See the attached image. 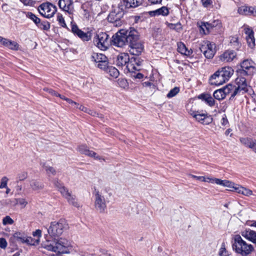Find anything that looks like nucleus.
Returning <instances> with one entry per match:
<instances>
[{
  "mask_svg": "<svg viewBox=\"0 0 256 256\" xmlns=\"http://www.w3.org/2000/svg\"><path fill=\"white\" fill-rule=\"evenodd\" d=\"M68 228V224L64 219H60L58 222H52L48 228V232L52 240H50L46 236V241L42 244V247L48 250L56 252L57 255L69 254L70 252L68 248L71 246L70 242L66 239L58 238L64 231Z\"/></svg>",
  "mask_w": 256,
  "mask_h": 256,
  "instance_id": "obj_1",
  "label": "nucleus"
},
{
  "mask_svg": "<svg viewBox=\"0 0 256 256\" xmlns=\"http://www.w3.org/2000/svg\"><path fill=\"white\" fill-rule=\"evenodd\" d=\"M136 30L132 28L128 30L122 29L114 34L110 40V44L117 47L122 48L128 44L132 36H136Z\"/></svg>",
  "mask_w": 256,
  "mask_h": 256,
  "instance_id": "obj_2",
  "label": "nucleus"
},
{
  "mask_svg": "<svg viewBox=\"0 0 256 256\" xmlns=\"http://www.w3.org/2000/svg\"><path fill=\"white\" fill-rule=\"evenodd\" d=\"M233 74L234 70L231 67H223L210 76L209 79L210 84L211 85H222L228 81Z\"/></svg>",
  "mask_w": 256,
  "mask_h": 256,
  "instance_id": "obj_3",
  "label": "nucleus"
},
{
  "mask_svg": "<svg viewBox=\"0 0 256 256\" xmlns=\"http://www.w3.org/2000/svg\"><path fill=\"white\" fill-rule=\"evenodd\" d=\"M232 248L236 252L242 256H246L254 250V246L250 244H247L240 235L234 236Z\"/></svg>",
  "mask_w": 256,
  "mask_h": 256,
  "instance_id": "obj_4",
  "label": "nucleus"
},
{
  "mask_svg": "<svg viewBox=\"0 0 256 256\" xmlns=\"http://www.w3.org/2000/svg\"><path fill=\"white\" fill-rule=\"evenodd\" d=\"M134 35L136 36H132V38L128 42V51L132 55L139 56L143 51L144 46L142 42L139 40L138 33L136 30Z\"/></svg>",
  "mask_w": 256,
  "mask_h": 256,
  "instance_id": "obj_5",
  "label": "nucleus"
},
{
  "mask_svg": "<svg viewBox=\"0 0 256 256\" xmlns=\"http://www.w3.org/2000/svg\"><path fill=\"white\" fill-rule=\"evenodd\" d=\"M256 70L254 62L248 59L244 60L241 63L240 68L236 70L238 76H252Z\"/></svg>",
  "mask_w": 256,
  "mask_h": 256,
  "instance_id": "obj_6",
  "label": "nucleus"
},
{
  "mask_svg": "<svg viewBox=\"0 0 256 256\" xmlns=\"http://www.w3.org/2000/svg\"><path fill=\"white\" fill-rule=\"evenodd\" d=\"M122 8L119 4L118 7L110 12L107 18L108 20L110 22L113 23L116 26H120L122 24V18L126 10Z\"/></svg>",
  "mask_w": 256,
  "mask_h": 256,
  "instance_id": "obj_7",
  "label": "nucleus"
},
{
  "mask_svg": "<svg viewBox=\"0 0 256 256\" xmlns=\"http://www.w3.org/2000/svg\"><path fill=\"white\" fill-rule=\"evenodd\" d=\"M110 42L109 36L106 32L96 34L93 38L94 44L102 50H106Z\"/></svg>",
  "mask_w": 256,
  "mask_h": 256,
  "instance_id": "obj_8",
  "label": "nucleus"
},
{
  "mask_svg": "<svg viewBox=\"0 0 256 256\" xmlns=\"http://www.w3.org/2000/svg\"><path fill=\"white\" fill-rule=\"evenodd\" d=\"M40 14L46 18L52 17L57 10L56 6L50 2H46L41 4L38 8Z\"/></svg>",
  "mask_w": 256,
  "mask_h": 256,
  "instance_id": "obj_9",
  "label": "nucleus"
},
{
  "mask_svg": "<svg viewBox=\"0 0 256 256\" xmlns=\"http://www.w3.org/2000/svg\"><path fill=\"white\" fill-rule=\"evenodd\" d=\"M25 14L26 16L30 19L38 28L44 30H48L50 29V23L46 20H41L40 19L32 12H22Z\"/></svg>",
  "mask_w": 256,
  "mask_h": 256,
  "instance_id": "obj_10",
  "label": "nucleus"
},
{
  "mask_svg": "<svg viewBox=\"0 0 256 256\" xmlns=\"http://www.w3.org/2000/svg\"><path fill=\"white\" fill-rule=\"evenodd\" d=\"M91 60L96 64V66L105 70L108 64V58L104 54L94 52L90 56Z\"/></svg>",
  "mask_w": 256,
  "mask_h": 256,
  "instance_id": "obj_11",
  "label": "nucleus"
},
{
  "mask_svg": "<svg viewBox=\"0 0 256 256\" xmlns=\"http://www.w3.org/2000/svg\"><path fill=\"white\" fill-rule=\"evenodd\" d=\"M215 48L216 46L214 44H212L209 42H207L201 44L200 50L206 58L210 59L214 57L216 52Z\"/></svg>",
  "mask_w": 256,
  "mask_h": 256,
  "instance_id": "obj_12",
  "label": "nucleus"
},
{
  "mask_svg": "<svg viewBox=\"0 0 256 256\" xmlns=\"http://www.w3.org/2000/svg\"><path fill=\"white\" fill-rule=\"evenodd\" d=\"M72 31L74 35L77 36L83 42H88L92 39V31L85 32L79 29L75 24H72Z\"/></svg>",
  "mask_w": 256,
  "mask_h": 256,
  "instance_id": "obj_13",
  "label": "nucleus"
},
{
  "mask_svg": "<svg viewBox=\"0 0 256 256\" xmlns=\"http://www.w3.org/2000/svg\"><path fill=\"white\" fill-rule=\"evenodd\" d=\"M95 207L100 212H104L106 208L105 199L98 192L95 195Z\"/></svg>",
  "mask_w": 256,
  "mask_h": 256,
  "instance_id": "obj_14",
  "label": "nucleus"
},
{
  "mask_svg": "<svg viewBox=\"0 0 256 256\" xmlns=\"http://www.w3.org/2000/svg\"><path fill=\"white\" fill-rule=\"evenodd\" d=\"M192 115L196 118V120L204 124H208L212 121V118L207 113H199L198 112H194Z\"/></svg>",
  "mask_w": 256,
  "mask_h": 256,
  "instance_id": "obj_15",
  "label": "nucleus"
},
{
  "mask_svg": "<svg viewBox=\"0 0 256 256\" xmlns=\"http://www.w3.org/2000/svg\"><path fill=\"white\" fill-rule=\"evenodd\" d=\"M58 6L60 9L70 14H72L74 12V8L72 0H59Z\"/></svg>",
  "mask_w": 256,
  "mask_h": 256,
  "instance_id": "obj_16",
  "label": "nucleus"
},
{
  "mask_svg": "<svg viewBox=\"0 0 256 256\" xmlns=\"http://www.w3.org/2000/svg\"><path fill=\"white\" fill-rule=\"evenodd\" d=\"M142 60L138 57L132 56L130 59V62L126 65V69L128 71L133 70H140L139 68L142 64Z\"/></svg>",
  "mask_w": 256,
  "mask_h": 256,
  "instance_id": "obj_17",
  "label": "nucleus"
},
{
  "mask_svg": "<svg viewBox=\"0 0 256 256\" xmlns=\"http://www.w3.org/2000/svg\"><path fill=\"white\" fill-rule=\"evenodd\" d=\"M142 0H121L120 6L126 10L130 8H136L140 5Z\"/></svg>",
  "mask_w": 256,
  "mask_h": 256,
  "instance_id": "obj_18",
  "label": "nucleus"
},
{
  "mask_svg": "<svg viewBox=\"0 0 256 256\" xmlns=\"http://www.w3.org/2000/svg\"><path fill=\"white\" fill-rule=\"evenodd\" d=\"M236 57V52L233 50H227L220 56V59L224 62L232 61Z\"/></svg>",
  "mask_w": 256,
  "mask_h": 256,
  "instance_id": "obj_19",
  "label": "nucleus"
},
{
  "mask_svg": "<svg viewBox=\"0 0 256 256\" xmlns=\"http://www.w3.org/2000/svg\"><path fill=\"white\" fill-rule=\"evenodd\" d=\"M130 56L126 53H121L117 56L116 64L118 66H126L130 62Z\"/></svg>",
  "mask_w": 256,
  "mask_h": 256,
  "instance_id": "obj_20",
  "label": "nucleus"
},
{
  "mask_svg": "<svg viewBox=\"0 0 256 256\" xmlns=\"http://www.w3.org/2000/svg\"><path fill=\"white\" fill-rule=\"evenodd\" d=\"M245 33L246 34V39L248 46L252 48L255 46V39L254 38V32L252 29L247 28L244 29Z\"/></svg>",
  "mask_w": 256,
  "mask_h": 256,
  "instance_id": "obj_21",
  "label": "nucleus"
},
{
  "mask_svg": "<svg viewBox=\"0 0 256 256\" xmlns=\"http://www.w3.org/2000/svg\"><path fill=\"white\" fill-rule=\"evenodd\" d=\"M248 91V89L247 83L238 84V86H235V90L233 92V94H231V96L230 98V100H232L233 98H234L236 95L240 94V92H242V94H244L247 92Z\"/></svg>",
  "mask_w": 256,
  "mask_h": 256,
  "instance_id": "obj_22",
  "label": "nucleus"
},
{
  "mask_svg": "<svg viewBox=\"0 0 256 256\" xmlns=\"http://www.w3.org/2000/svg\"><path fill=\"white\" fill-rule=\"evenodd\" d=\"M242 236L252 242L254 244L256 243V232L254 230L248 229L242 232Z\"/></svg>",
  "mask_w": 256,
  "mask_h": 256,
  "instance_id": "obj_23",
  "label": "nucleus"
},
{
  "mask_svg": "<svg viewBox=\"0 0 256 256\" xmlns=\"http://www.w3.org/2000/svg\"><path fill=\"white\" fill-rule=\"evenodd\" d=\"M169 14V10L167 7L162 6L155 10L150 11L149 14L150 16H156L162 15L163 16H166Z\"/></svg>",
  "mask_w": 256,
  "mask_h": 256,
  "instance_id": "obj_24",
  "label": "nucleus"
},
{
  "mask_svg": "<svg viewBox=\"0 0 256 256\" xmlns=\"http://www.w3.org/2000/svg\"><path fill=\"white\" fill-rule=\"evenodd\" d=\"M232 188H234L237 192L244 196H248L252 194V190L242 186L236 185V186H232Z\"/></svg>",
  "mask_w": 256,
  "mask_h": 256,
  "instance_id": "obj_25",
  "label": "nucleus"
},
{
  "mask_svg": "<svg viewBox=\"0 0 256 256\" xmlns=\"http://www.w3.org/2000/svg\"><path fill=\"white\" fill-rule=\"evenodd\" d=\"M30 188L33 190H40L44 188V184L40 181L36 180H32L30 181Z\"/></svg>",
  "mask_w": 256,
  "mask_h": 256,
  "instance_id": "obj_26",
  "label": "nucleus"
},
{
  "mask_svg": "<svg viewBox=\"0 0 256 256\" xmlns=\"http://www.w3.org/2000/svg\"><path fill=\"white\" fill-rule=\"evenodd\" d=\"M240 140L242 144L251 149L252 148L253 146L256 142V140H252L248 138H240Z\"/></svg>",
  "mask_w": 256,
  "mask_h": 256,
  "instance_id": "obj_27",
  "label": "nucleus"
},
{
  "mask_svg": "<svg viewBox=\"0 0 256 256\" xmlns=\"http://www.w3.org/2000/svg\"><path fill=\"white\" fill-rule=\"evenodd\" d=\"M178 50L182 54L186 56H190L192 54V50H188L185 44L182 42L178 44Z\"/></svg>",
  "mask_w": 256,
  "mask_h": 256,
  "instance_id": "obj_28",
  "label": "nucleus"
},
{
  "mask_svg": "<svg viewBox=\"0 0 256 256\" xmlns=\"http://www.w3.org/2000/svg\"><path fill=\"white\" fill-rule=\"evenodd\" d=\"M104 70L109 74L110 76L115 78H117L119 75L118 70L113 66H108V65L107 68Z\"/></svg>",
  "mask_w": 256,
  "mask_h": 256,
  "instance_id": "obj_29",
  "label": "nucleus"
},
{
  "mask_svg": "<svg viewBox=\"0 0 256 256\" xmlns=\"http://www.w3.org/2000/svg\"><path fill=\"white\" fill-rule=\"evenodd\" d=\"M252 7L247 6H242L238 8V12L240 14L251 15Z\"/></svg>",
  "mask_w": 256,
  "mask_h": 256,
  "instance_id": "obj_30",
  "label": "nucleus"
},
{
  "mask_svg": "<svg viewBox=\"0 0 256 256\" xmlns=\"http://www.w3.org/2000/svg\"><path fill=\"white\" fill-rule=\"evenodd\" d=\"M222 90H223L224 96L226 97L227 95L230 94V95L233 94V92L235 90V86L228 84L222 88Z\"/></svg>",
  "mask_w": 256,
  "mask_h": 256,
  "instance_id": "obj_31",
  "label": "nucleus"
},
{
  "mask_svg": "<svg viewBox=\"0 0 256 256\" xmlns=\"http://www.w3.org/2000/svg\"><path fill=\"white\" fill-rule=\"evenodd\" d=\"M68 202L70 204H71L75 207L78 208L80 204H78L76 197L74 195L70 194L66 198Z\"/></svg>",
  "mask_w": 256,
  "mask_h": 256,
  "instance_id": "obj_32",
  "label": "nucleus"
},
{
  "mask_svg": "<svg viewBox=\"0 0 256 256\" xmlns=\"http://www.w3.org/2000/svg\"><path fill=\"white\" fill-rule=\"evenodd\" d=\"M213 96L216 99L218 100H224L225 98L222 88L215 90L214 92Z\"/></svg>",
  "mask_w": 256,
  "mask_h": 256,
  "instance_id": "obj_33",
  "label": "nucleus"
},
{
  "mask_svg": "<svg viewBox=\"0 0 256 256\" xmlns=\"http://www.w3.org/2000/svg\"><path fill=\"white\" fill-rule=\"evenodd\" d=\"M212 25L210 24V22H204L201 26V28L204 31V34H208L210 30L212 28Z\"/></svg>",
  "mask_w": 256,
  "mask_h": 256,
  "instance_id": "obj_34",
  "label": "nucleus"
},
{
  "mask_svg": "<svg viewBox=\"0 0 256 256\" xmlns=\"http://www.w3.org/2000/svg\"><path fill=\"white\" fill-rule=\"evenodd\" d=\"M180 88L176 86L170 90L168 93L166 94V97L168 98L175 96L180 92Z\"/></svg>",
  "mask_w": 256,
  "mask_h": 256,
  "instance_id": "obj_35",
  "label": "nucleus"
},
{
  "mask_svg": "<svg viewBox=\"0 0 256 256\" xmlns=\"http://www.w3.org/2000/svg\"><path fill=\"white\" fill-rule=\"evenodd\" d=\"M136 71L138 70H133L132 71H128L130 74L131 78L134 79H142L144 77V75L140 72H136Z\"/></svg>",
  "mask_w": 256,
  "mask_h": 256,
  "instance_id": "obj_36",
  "label": "nucleus"
},
{
  "mask_svg": "<svg viewBox=\"0 0 256 256\" xmlns=\"http://www.w3.org/2000/svg\"><path fill=\"white\" fill-rule=\"evenodd\" d=\"M118 85L122 88H128V84L126 80L122 78H120L118 80Z\"/></svg>",
  "mask_w": 256,
  "mask_h": 256,
  "instance_id": "obj_37",
  "label": "nucleus"
},
{
  "mask_svg": "<svg viewBox=\"0 0 256 256\" xmlns=\"http://www.w3.org/2000/svg\"><path fill=\"white\" fill-rule=\"evenodd\" d=\"M58 191L65 198H66L68 196H70V194H71V193L68 192V190L64 185L60 187L58 190Z\"/></svg>",
  "mask_w": 256,
  "mask_h": 256,
  "instance_id": "obj_38",
  "label": "nucleus"
},
{
  "mask_svg": "<svg viewBox=\"0 0 256 256\" xmlns=\"http://www.w3.org/2000/svg\"><path fill=\"white\" fill-rule=\"evenodd\" d=\"M13 236L17 242L23 243L24 241L25 237L20 232H15Z\"/></svg>",
  "mask_w": 256,
  "mask_h": 256,
  "instance_id": "obj_39",
  "label": "nucleus"
},
{
  "mask_svg": "<svg viewBox=\"0 0 256 256\" xmlns=\"http://www.w3.org/2000/svg\"><path fill=\"white\" fill-rule=\"evenodd\" d=\"M7 46L12 50H18V44L16 42L11 40H10Z\"/></svg>",
  "mask_w": 256,
  "mask_h": 256,
  "instance_id": "obj_40",
  "label": "nucleus"
},
{
  "mask_svg": "<svg viewBox=\"0 0 256 256\" xmlns=\"http://www.w3.org/2000/svg\"><path fill=\"white\" fill-rule=\"evenodd\" d=\"M219 255L220 256H228V252L226 250L224 244H222L220 250Z\"/></svg>",
  "mask_w": 256,
  "mask_h": 256,
  "instance_id": "obj_41",
  "label": "nucleus"
},
{
  "mask_svg": "<svg viewBox=\"0 0 256 256\" xmlns=\"http://www.w3.org/2000/svg\"><path fill=\"white\" fill-rule=\"evenodd\" d=\"M208 182L212 183V184H216L218 185L222 186L223 184V180H222L219 178H208Z\"/></svg>",
  "mask_w": 256,
  "mask_h": 256,
  "instance_id": "obj_42",
  "label": "nucleus"
},
{
  "mask_svg": "<svg viewBox=\"0 0 256 256\" xmlns=\"http://www.w3.org/2000/svg\"><path fill=\"white\" fill-rule=\"evenodd\" d=\"M28 177V172H22L18 174L17 178L20 181L26 180Z\"/></svg>",
  "mask_w": 256,
  "mask_h": 256,
  "instance_id": "obj_43",
  "label": "nucleus"
},
{
  "mask_svg": "<svg viewBox=\"0 0 256 256\" xmlns=\"http://www.w3.org/2000/svg\"><path fill=\"white\" fill-rule=\"evenodd\" d=\"M57 20L59 24L62 27L64 28L66 26L62 14H58L57 16Z\"/></svg>",
  "mask_w": 256,
  "mask_h": 256,
  "instance_id": "obj_44",
  "label": "nucleus"
},
{
  "mask_svg": "<svg viewBox=\"0 0 256 256\" xmlns=\"http://www.w3.org/2000/svg\"><path fill=\"white\" fill-rule=\"evenodd\" d=\"M14 222V221L10 216H6L2 220V223L4 225L8 224H12Z\"/></svg>",
  "mask_w": 256,
  "mask_h": 256,
  "instance_id": "obj_45",
  "label": "nucleus"
},
{
  "mask_svg": "<svg viewBox=\"0 0 256 256\" xmlns=\"http://www.w3.org/2000/svg\"><path fill=\"white\" fill-rule=\"evenodd\" d=\"M86 155L88 156H90V157H93L95 159H96V160L100 159V156H98L95 152H94L92 150H90L89 149L88 150L87 153L86 154Z\"/></svg>",
  "mask_w": 256,
  "mask_h": 256,
  "instance_id": "obj_46",
  "label": "nucleus"
},
{
  "mask_svg": "<svg viewBox=\"0 0 256 256\" xmlns=\"http://www.w3.org/2000/svg\"><path fill=\"white\" fill-rule=\"evenodd\" d=\"M8 180V179L6 176H4L1 180L0 184V188H4L7 186V183Z\"/></svg>",
  "mask_w": 256,
  "mask_h": 256,
  "instance_id": "obj_47",
  "label": "nucleus"
},
{
  "mask_svg": "<svg viewBox=\"0 0 256 256\" xmlns=\"http://www.w3.org/2000/svg\"><path fill=\"white\" fill-rule=\"evenodd\" d=\"M210 106H212L215 104V101L212 96L209 94L205 101Z\"/></svg>",
  "mask_w": 256,
  "mask_h": 256,
  "instance_id": "obj_48",
  "label": "nucleus"
},
{
  "mask_svg": "<svg viewBox=\"0 0 256 256\" xmlns=\"http://www.w3.org/2000/svg\"><path fill=\"white\" fill-rule=\"evenodd\" d=\"M44 169L46 170L47 174H51L52 175H54L56 174V170L54 168L50 166H44Z\"/></svg>",
  "mask_w": 256,
  "mask_h": 256,
  "instance_id": "obj_49",
  "label": "nucleus"
},
{
  "mask_svg": "<svg viewBox=\"0 0 256 256\" xmlns=\"http://www.w3.org/2000/svg\"><path fill=\"white\" fill-rule=\"evenodd\" d=\"M78 151L82 154H86L88 148L86 146L82 145L78 148Z\"/></svg>",
  "mask_w": 256,
  "mask_h": 256,
  "instance_id": "obj_50",
  "label": "nucleus"
},
{
  "mask_svg": "<svg viewBox=\"0 0 256 256\" xmlns=\"http://www.w3.org/2000/svg\"><path fill=\"white\" fill-rule=\"evenodd\" d=\"M87 113L94 116H97L100 118H103V116L102 114H98L94 110L89 109Z\"/></svg>",
  "mask_w": 256,
  "mask_h": 256,
  "instance_id": "obj_51",
  "label": "nucleus"
},
{
  "mask_svg": "<svg viewBox=\"0 0 256 256\" xmlns=\"http://www.w3.org/2000/svg\"><path fill=\"white\" fill-rule=\"evenodd\" d=\"M220 123L224 126H226L228 124V121L226 114L222 116Z\"/></svg>",
  "mask_w": 256,
  "mask_h": 256,
  "instance_id": "obj_52",
  "label": "nucleus"
},
{
  "mask_svg": "<svg viewBox=\"0 0 256 256\" xmlns=\"http://www.w3.org/2000/svg\"><path fill=\"white\" fill-rule=\"evenodd\" d=\"M236 80L238 86V84H243L246 83V78H244V76H238V78H236Z\"/></svg>",
  "mask_w": 256,
  "mask_h": 256,
  "instance_id": "obj_53",
  "label": "nucleus"
},
{
  "mask_svg": "<svg viewBox=\"0 0 256 256\" xmlns=\"http://www.w3.org/2000/svg\"><path fill=\"white\" fill-rule=\"evenodd\" d=\"M44 90L48 92L52 96H57L58 93L55 90H53L52 88H44Z\"/></svg>",
  "mask_w": 256,
  "mask_h": 256,
  "instance_id": "obj_54",
  "label": "nucleus"
},
{
  "mask_svg": "<svg viewBox=\"0 0 256 256\" xmlns=\"http://www.w3.org/2000/svg\"><path fill=\"white\" fill-rule=\"evenodd\" d=\"M8 243L4 238H0V248H5L7 246Z\"/></svg>",
  "mask_w": 256,
  "mask_h": 256,
  "instance_id": "obj_55",
  "label": "nucleus"
},
{
  "mask_svg": "<svg viewBox=\"0 0 256 256\" xmlns=\"http://www.w3.org/2000/svg\"><path fill=\"white\" fill-rule=\"evenodd\" d=\"M191 176L193 178H194L198 180H199L200 181H202V182H208V178H206L204 177V176H194V175H191Z\"/></svg>",
  "mask_w": 256,
  "mask_h": 256,
  "instance_id": "obj_56",
  "label": "nucleus"
},
{
  "mask_svg": "<svg viewBox=\"0 0 256 256\" xmlns=\"http://www.w3.org/2000/svg\"><path fill=\"white\" fill-rule=\"evenodd\" d=\"M54 184L55 186L58 188V190L63 186V184L60 183L58 179H55L54 180Z\"/></svg>",
  "mask_w": 256,
  "mask_h": 256,
  "instance_id": "obj_57",
  "label": "nucleus"
},
{
  "mask_svg": "<svg viewBox=\"0 0 256 256\" xmlns=\"http://www.w3.org/2000/svg\"><path fill=\"white\" fill-rule=\"evenodd\" d=\"M18 204L25 207L28 204V202L24 198H18Z\"/></svg>",
  "mask_w": 256,
  "mask_h": 256,
  "instance_id": "obj_58",
  "label": "nucleus"
},
{
  "mask_svg": "<svg viewBox=\"0 0 256 256\" xmlns=\"http://www.w3.org/2000/svg\"><path fill=\"white\" fill-rule=\"evenodd\" d=\"M223 182L222 186H224L231 188L232 187V186L234 184L228 180H223Z\"/></svg>",
  "mask_w": 256,
  "mask_h": 256,
  "instance_id": "obj_59",
  "label": "nucleus"
},
{
  "mask_svg": "<svg viewBox=\"0 0 256 256\" xmlns=\"http://www.w3.org/2000/svg\"><path fill=\"white\" fill-rule=\"evenodd\" d=\"M26 6H31L32 4V0H20Z\"/></svg>",
  "mask_w": 256,
  "mask_h": 256,
  "instance_id": "obj_60",
  "label": "nucleus"
},
{
  "mask_svg": "<svg viewBox=\"0 0 256 256\" xmlns=\"http://www.w3.org/2000/svg\"><path fill=\"white\" fill-rule=\"evenodd\" d=\"M77 108H78L79 110H82V111H84L86 112H88V108H87L84 106L82 105H80L77 106H76Z\"/></svg>",
  "mask_w": 256,
  "mask_h": 256,
  "instance_id": "obj_61",
  "label": "nucleus"
},
{
  "mask_svg": "<svg viewBox=\"0 0 256 256\" xmlns=\"http://www.w3.org/2000/svg\"><path fill=\"white\" fill-rule=\"evenodd\" d=\"M2 10L4 12H8L10 11V7L9 6L5 4H3L2 5Z\"/></svg>",
  "mask_w": 256,
  "mask_h": 256,
  "instance_id": "obj_62",
  "label": "nucleus"
},
{
  "mask_svg": "<svg viewBox=\"0 0 256 256\" xmlns=\"http://www.w3.org/2000/svg\"><path fill=\"white\" fill-rule=\"evenodd\" d=\"M42 235V231L40 230H37L35 232H33V236H34L40 237Z\"/></svg>",
  "mask_w": 256,
  "mask_h": 256,
  "instance_id": "obj_63",
  "label": "nucleus"
},
{
  "mask_svg": "<svg viewBox=\"0 0 256 256\" xmlns=\"http://www.w3.org/2000/svg\"><path fill=\"white\" fill-rule=\"evenodd\" d=\"M202 2L204 7H208L210 4V0H202Z\"/></svg>",
  "mask_w": 256,
  "mask_h": 256,
  "instance_id": "obj_64",
  "label": "nucleus"
}]
</instances>
